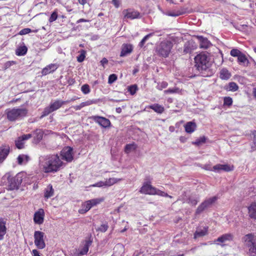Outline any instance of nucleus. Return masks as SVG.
Returning <instances> with one entry per match:
<instances>
[{
	"label": "nucleus",
	"instance_id": "obj_15",
	"mask_svg": "<svg viewBox=\"0 0 256 256\" xmlns=\"http://www.w3.org/2000/svg\"><path fill=\"white\" fill-rule=\"evenodd\" d=\"M92 240L90 238L84 242L83 246L80 248V252L75 256H82L87 254L90 246L92 245Z\"/></svg>",
	"mask_w": 256,
	"mask_h": 256
},
{
	"label": "nucleus",
	"instance_id": "obj_5",
	"mask_svg": "<svg viewBox=\"0 0 256 256\" xmlns=\"http://www.w3.org/2000/svg\"><path fill=\"white\" fill-rule=\"evenodd\" d=\"M196 66L199 71L206 70L208 68V52H202L194 58Z\"/></svg>",
	"mask_w": 256,
	"mask_h": 256
},
{
	"label": "nucleus",
	"instance_id": "obj_10",
	"mask_svg": "<svg viewBox=\"0 0 256 256\" xmlns=\"http://www.w3.org/2000/svg\"><path fill=\"white\" fill-rule=\"evenodd\" d=\"M234 236L232 234L230 233L225 234L214 240L212 242L210 243V244H215L221 246H224L226 242L232 240Z\"/></svg>",
	"mask_w": 256,
	"mask_h": 256
},
{
	"label": "nucleus",
	"instance_id": "obj_44",
	"mask_svg": "<svg viewBox=\"0 0 256 256\" xmlns=\"http://www.w3.org/2000/svg\"><path fill=\"white\" fill-rule=\"evenodd\" d=\"M53 112L52 110L51 109L50 106L44 108V111L42 112V114L40 116V118H42L48 115L50 113Z\"/></svg>",
	"mask_w": 256,
	"mask_h": 256
},
{
	"label": "nucleus",
	"instance_id": "obj_24",
	"mask_svg": "<svg viewBox=\"0 0 256 256\" xmlns=\"http://www.w3.org/2000/svg\"><path fill=\"white\" fill-rule=\"evenodd\" d=\"M232 76L230 72L226 68H222L219 72L220 78L222 80H228Z\"/></svg>",
	"mask_w": 256,
	"mask_h": 256
},
{
	"label": "nucleus",
	"instance_id": "obj_64",
	"mask_svg": "<svg viewBox=\"0 0 256 256\" xmlns=\"http://www.w3.org/2000/svg\"><path fill=\"white\" fill-rule=\"evenodd\" d=\"M76 81L73 78H69L68 80V84L69 86L73 85L75 83Z\"/></svg>",
	"mask_w": 256,
	"mask_h": 256
},
{
	"label": "nucleus",
	"instance_id": "obj_32",
	"mask_svg": "<svg viewBox=\"0 0 256 256\" xmlns=\"http://www.w3.org/2000/svg\"><path fill=\"white\" fill-rule=\"evenodd\" d=\"M6 222L2 218H0V240L4 238V236L6 234Z\"/></svg>",
	"mask_w": 256,
	"mask_h": 256
},
{
	"label": "nucleus",
	"instance_id": "obj_12",
	"mask_svg": "<svg viewBox=\"0 0 256 256\" xmlns=\"http://www.w3.org/2000/svg\"><path fill=\"white\" fill-rule=\"evenodd\" d=\"M79 98L76 96H74L70 100H56L53 102H51L50 104V106L53 112L56 110L61 108L64 104L69 103L71 101H74L78 99Z\"/></svg>",
	"mask_w": 256,
	"mask_h": 256
},
{
	"label": "nucleus",
	"instance_id": "obj_23",
	"mask_svg": "<svg viewBox=\"0 0 256 256\" xmlns=\"http://www.w3.org/2000/svg\"><path fill=\"white\" fill-rule=\"evenodd\" d=\"M10 152L8 146H0V160H4Z\"/></svg>",
	"mask_w": 256,
	"mask_h": 256
},
{
	"label": "nucleus",
	"instance_id": "obj_55",
	"mask_svg": "<svg viewBox=\"0 0 256 256\" xmlns=\"http://www.w3.org/2000/svg\"><path fill=\"white\" fill-rule=\"evenodd\" d=\"M36 138L38 140H40L43 138L44 133L41 130L36 131Z\"/></svg>",
	"mask_w": 256,
	"mask_h": 256
},
{
	"label": "nucleus",
	"instance_id": "obj_49",
	"mask_svg": "<svg viewBox=\"0 0 256 256\" xmlns=\"http://www.w3.org/2000/svg\"><path fill=\"white\" fill-rule=\"evenodd\" d=\"M108 224L106 223L104 224H101L100 226L98 227L96 230L98 231H99V232H104L108 230Z\"/></svg>",
	"mask_w": 256,
	"mask_h": 256
},
{
	"label": "nucleus",
	"instance_id": "obj_48",
	"mask_svg": "<svg viewBox=\"0 0 256 256\" xmlns=\"http://www.w3.org/2000/svg\"><path fill=\"white\" fill-rule=\"evenodd\" d=\"M152 34L150 33V34H149L147 35H146L142 40L140 42L139 44H138V46L140 47V48H142L143 46H144L146 40L149 38H150L152 36Z\"/></svg>",
	"mask_w": 256,
	"mask_h": 256
},
{
	"label": "nucleus",
	"instance_id": "obj_2",
	"mask_svg": "<svg viewBox=\"0 0 256 256\" xmlns=\"http://www.w3.org/2000/svg\"><path fill=\"white\" fill-rule=\"evenodd\" d=\"M172 42L168 40H164L158 44L156 48V54L162 58H168L173 48Z\"/></svg>",
	"mask_w": 256,
	"mask_h": 256
},
{
	"label": "nucleus",
	"instance_id": "obj_20",
	"mask_svg": "<svg viewBox=\"0 0 256 256\" xmlns=\"http://www.w3.org/2000/svg\"><path fill=\"white\" fill-rule=\"evenodd\" d=\"M133 50V46L131 44H124L122 46L121 52L120 56H125L130 53Z\"/></svg>",
	"mask_w": 256,
	"mask_h": 256
},
{
	"label": "nucleus",
	"instance_id": "obj_53",
	"mask_svg": "<svg viewBox=\"0 0 256 256\" xmlns=\"http://www.w3.org/2000/svg\"><path fill=\"white\" fill-rule=\"evenodd\" d=\"M179 90L178 88H168L166 90H165L164 91V92L165 94H173V93H176L178 92Z\"/></svg>",
	"mask_w": 256,
	"mask_h": 256
},
{
	"label": "nucleus",
	"instance_id": "obj_39",
	"mask_svg": "<svg viewBox=\"0 0 256 256\" xmlns=\"http://www.w3.org/2000/svg\"><path fill=\"white\" fill-rule=\"evenodd\" d=\"M80 52V54L77 56V61L79 62H82L86 58V51L84 50H82Z\"/></svg>",
	"mask_w": 256,
	"mask_h": 256
},
{
	"label": "nucleus",
	"instance_id": "obj_40",
	"mask_svg": "<svg viewBox=\"0 0 256 256\" xmlns=\"http://www.w3.org/2000/svg\"><path fill=\"white\" fill-rule=\"evenodd\" d=\"M38 32V30H32L30 28H25L22 29L19 32L18 34L20 35H24L28 34H29L30 32Z\"/></svg>",
	"mask_w": 256,
	"mask_h": 256
},
{
	"label": "nucleus",
	"instance_id": "obj_1",
	"mask_svg": "<svg viewBox=\"0 0 256 256\" xmlns=\"http://www.w3.org/2000/svg\"><path fill=\"white\" fill-rule=\"evenodd\" d=\"M28 110L25 108H8L5 110L4 114L9 122H13L26 117Z\"/></svg>",
	"mask_w": 256,
	"mask_h": 256
},
{
	"label": "nucleus",
	"instance_id": "obj_28",
	"mask_svg": "<svg viewBox=\"0 0 256 256\" xmlns=\"http://www.w3.org/2000/svg\"><path fill=\"white\" fill-rule=\"evenodd\" d=\"M208 232V228H204L203 229L198 228L194 233V238L196 239L205 236Z\"/></svg>",
	"mask_w": 256,
	"mask_h": 256
},
{
	"label": "nucleus",
	"instance_id": "obj_7",
	"mask_svg": "<svg viewBox=\"0 0 256 256\" xmlns=\"http://www.w3.org/2000/svg\"><path fill=\"white\" fill-rule=\"evenodd\" d=\"M62 164V161H48L44 165L42 170L46 173L56 172Z\"/></svg>",
	"mask_w": 256,
	"mask_h": 256
},
{
	"label": "nucleus",
	"instance_id": "obj_51",
	"mask_svg": "<svg viewBox=\"0 0 256 256\" xmlns=\"http://www.w3.org/2000/svg\"><path fill=\"white\" fill-rule=\"evenodd\" d=\"M206 142V138L202 137L199 139L196 140L195 142H192V144L196 146H200Z\"/></svg>",
	"mask_w": 256,
	"mask_h": 256
},
{
	"label": "nucleus",
	"instance_id": "obj_11",
	"mask_svg": "<svg viewBox=\"0 0 256 256\" xmlns=\"http://www.w3.org/2000/svg\"><path fill=\"white\" fill-rule=\"evenodd\" d=\"M90 118L102 128H108L110 126V121L106 118L98 116H93L90 117Z\"/></svg>",
	"mask_w": 256,
	"mask_h": 256
},
{
	"label": "nucleus",
	"instance_id": "obj_16",
	"mask_svg": "<svg viewBox=\"0 0 256 256\" xmlns=\"http://www.w3.org/2000/svg\"><path fill=\"white\" fill-rule=\"evenodd\" d=\"M44 212L42 208L39 209L34 214V221L38 224H41L43 223L44 220Z\"/></svg>",
	"mask_w": 256,
	"mask_h": 256
},
{
	"label": "nucleus",
	"instance_id": "obj_58",
	"mask_svg": "<svg viewBox=\"0 0 256 256\" xmlns=\"http://www.w3.org/2000/svg\"><path fill=\"white\" fill-rule=\"evenodd\" d=\"M183 14L182 12L178 11L176 12H170L168 15L172 16H177Z\"/></svg>",
	"mask_w": 256,
	"mask_h": 256
},
{
	"label": "nucleus",
	"instance_id": "obj_19",
	"mask_svg": "<svg viewBox=\"0 0 256 256\" xmlns=\"http://www.w3.org/2000/svg\"><path fill=\"white\" fill-rule=\"evenodd\" d=\"M59 67V65L56 64H50L46 66L42 70V74L43 76H46L50 73L55 72Z\"/></svg>",
	"mask_w": 256,
	"mask_h": 256
},
{
	"label": "nucleus",
	"instance_id": "obj_33",
	"mask_svg": "<svg viewBox=\"0 0 256 256\" xmlns=\"http://www.w3.org/2000/svg\"><path fill=\"white\" fill-rule=\"evenodd\" d=\"M91 207L88 200L82 204L81 208L78 210V212L80 214H84L88 212Z\"/></svg>",
	"mask_w": 256,
	"mask_h": 256
},
{
	"label": "nucleus",
	"instance_id": "obj_8",
	"mask_svg": "<svg viewBox=\"0 0 256 256\" xmlns=\"http://www.w3.org/2000/svg\"><path fill=\"white\" fill-rule=\"evenodd\" d=\"M210 46L215 52L214 55H210L209 54V62H212L218 66L221 64L223 62L222 54L218 48L213 47L209 42V48Z\"/></svg>",
	"mask_w": 256,
	"mask_h": 256
},
{
	"label": "nucleus",
	"instance_id": "obj_50",
	"mask_svg": "<svg viewBox=\"0 0 256 256\" xmlns=\"http://www.w3.org/2000/svg\"><path fill=\"white\" fill-rule=\"evenodd\" d=\"M252 134L254 135V139L252 144L251 145V150L252 151H254L256 150V130H254L252 132Z\"/></svg>",
	"mask_w": 256,
	"mask_h": 256
},
{
	"label": "nucleus",
	"instance_id": "obj_43",
	"mask_svg": "<svg viewBox=\"0 0 256 256\" xmlns=\"http://www.w3.org/2000/svg\"><path fill=\"white\" fill-rule=\"evenodd\" d=\"M81 90L84 94H88L90 92V89L88 84H84L81 87Z\"/></svg>",
	"mask_w": 256,
	"mask_h": 256
},
{
	"label": "nucleus",
	"instance_id": "obj_45",
	"mask_svg": "<svg viewBox=\"0 0 256 256\" xmlns=\"http://www.w3.org/2000/svg\"><path fill=\"white\" fill-rule=\"evenodd\" d=\"M98 102V100H88L87 101H86L84 102H82L81 103L82 107H84L86 106H88L90 105H92V104H96Z\"/></svg>",
	"mask_w": 256,
	"mask_h": 256
},
{
	"label": "nucleus",
	"instance_id": "obj_59",
	"mask_svg": "<svg viewBox=\"0 0 256 256\" xmlns=\"http://www.w3.org/2000/svg\"><path fill=\"white\" fill-rule=\"evenodd\" d=\"M188 202L192 206H196L198 202L196 200L189 198Z\"/></svg>",
	"mask_w": 256,
	"mask_h": 256
},
{
	"label": "nucleus",
	"instance_id": "obj_30",
	"mask_svg": "<svg viewBox=\"0 0 256 256\" xmlns=\"http://www.w3.org/2000/svg\"><path fill=\"white\" fill-rule=\"evenodd\" d=\"M224 89L226 91L236 92L238 89V86L234 82H230L224 86Z\"/></svg>",
	"mask_w": 256,
	"mask_h": 256
},
{
	"label": "nucleus",
	"instance_id": "obj_22",
	"mask_svg": "<svg viewBox=\"0 0 256 256\" xmlns=\"http://www.w3.org/2000/svg\"><path fill=\"white\" fill-rule=\"evenodd\" d=\"M184 128L186 132L192 134L196 130V124L194 122H188L184 126Z\"/></svg>",
	"mask_w": 256,
	"mask_h": 256
},
{
	"label": "nucleus",
	"instance_id": "obj_4",
	"mask_svg": "<svg viewBox=\"0 0 256 256\" xmlns=\"http://www.w3.org/2000/svg\"><path fill=\"white\" fill-rule=\"evenodd\" d=\"M244 245L248 248L250 256H256V236L252 234L245 235L243 238Z\"/></svg>",
	"mask_w": 256,
	"mask_h": 256
},
{
	"label": "nucleus",
	"instance_id": "obj_38",
	"mask_svg": "<svg viewBox=\"0 0 256 256\" xmlns=\"http://www.w3.org/2000/svg\"><path fill=\"white\" fill-rule=\"evenodd\" d=\"M208 206V202L205 201L202 202L197 208L196 213L199 214L201 213L205 208Z\"/></svg>",
	"mask_w": 256,
	"mask_h": 256
},
{
	"label": "nucleus",
	"instance_id": "obj_54",
	"mask_svg": "<svg viewBox=\"0 0 256 256\" xmlns=\"http://www.w3.org/2000/svg\"><path fill=\"white\" fill-rule=\"evenodd\" d=\"M106 182L105 181H100L92 185L93 187H102L106 186Z\"/></svg>",
	"mask_w": 256,
	"mask_h": 256
},
{
	"label": "nucleus",
	"instance_id": "obj_13",
	"mask_svg": "<svg viewBox=\"0 0 256 256\" xmlns=\"http://www.w3.org/2000/svg\"><path fill=\"white\" fill-rule=\"evenodd\" d=\"M124 18L134 20L140 18V13L138 10L132 8L124 10L122 11Z\"/></svg>",
	"mask_w": 256,
	"mask_h": 256
},
{
	"label": "nucleus",
	"instance_id": "obj_6",
	"mask_svg": "<svg viewBox=\"0 0 256 256\" xmlns=\"http://www.w3.org/2000/svg\"><path fill=\"white\" fill-rule=\"evenodd\" d=\"M6 176L8 182V189L14 190L18 189L21 184L23 180V174L18 173L14 177H12L10 174L5 175Z\"/></svg>",
	"mask_w": 256,
	"mask_h": 256
},
{
	"label": "nucleus",
	"instance_id": "obj_29",
	"mask_svg": "<svg viewBox=\"0 0 256 256\" xmlns=\"http://www.w3.org/2000/svg\"><path fill=\"white\" fill-rule=\"evenodd\" d=\"M123 180L122 178H110L108 179H106V186L108 187L110 186Z\"/></svg>",
	"mask_w": 256,
	"mask_h": 256
},
{
	"label": "nucleus",
	"instance_id": "obj_26",
	"mask_svg": "<svg viewBox=\"0 0 256 256\" xmlns=\"http://www.w3.org/2000/svg\"><path fill=\"white\" fill-rule=\"evenodd\" d=\"M54 194V190L51 184H48L44 190V197L46 199H48L53 196Z\"/></svg>",
	"mask_w": 256,
	"mask_h": 256
},
{
	"label": "nucleus",
	"instance_id": "obj_46",
	"mask_svg": "<svg viewBox=\"0 0 256 256\" xmlns=\"http://www.w3.org/2000/svg\"><path fill=\"white\" fill-rule=\"evenodd\" d=\"M232 98L230 96L224 97V105L228 106L232 105Z\"/></svg>",
	"mask_w": 256,
	"mask_h": 256
},
{
	"label": "nucleus",
	"instance_id": "obj_27",
	"mask_svg": "<svg viewBox=\"0 0 256 256\" xmlns=\"http://www.w3.org/2000/svg\"><path fill=\"white\" fill-rule=\"evenodd\" d=\"M148 108L160 114L163 113L164 111V107L158 104H154L150 105L148 106Z\"/></svg>",
	"mask_w": 256,
	"mask_h": 256
},
{
	"label": "nucleus",
	"instance_id": "obj_36",
	"mask_svg": "<svg viewBox=\"0 0 256 256\" xmlns=\"http://www.w3.org/2000/svg\"><path fill=\"white\" fill-rule=\"evenodd\" d=\"M137 145L134 142H132V144H127L125 146V152L126 153H130L132 151L135 150L137 148Z\"/></svg>",
	"mask_w": 256,
	"mask_h": 256
},
{
	"label": "nucleus",
	"instance_id": "obj_35",
	"mask_svg": "<svg viewBox=\"0 0 256 256\" xmlns=\"http://www.w3.org/2000/svg\"><path fill=\"white\" fill-rule=\"evenodd\" d=\"M28 51V48L26 46H22L18 48L16 51V55L18 56H22L25 55Z\"/></svg>",
	"mask_w": 256,
	"mask_h": 256
},
{
	"label": "nucleus",
	"instance_id": "obj_18",
	"mask_svg": "<svg viewBox=\"0 0 256 256\" xmlns=\"http://www.w3.org/2000/svg\"><path fill=\"white\" fill-rule=\"evenodd\" d=\"M32 136L31 134H24L21 136H20L15 141L16 146L18 149H21L24 148V140H28L31 138Z\"/></svg>",
	"mask_w": 256,
	"mask_h": 256
},
{
	"label": "nucleus",
	"instance_id": "obj_42",
	"mask_svg": "<svg viewBox=\"0 0 256 256\" xmlns=\"http://www.w3.org/2000/svg\"><path fill=\"white\" fill-rule=\"evenodd\" d=\"M138 90V86L136 84L132 85L128 87V91L132 95H134Z\"/></svg>",
	"mask_w": 256,
	"mask_h": 256
},
{
	"label": "nucleus",
	"instance_id": "obj_61",
	"mask_svg": "<svg viewBox=\"0 0 256 256\" xmlns=\"http://www.w3.org/2000/svg\"><path fill=\"white\" fill-rule=\"evenodd\" d=\"M108 60L106 58H102V60H100V64L104 68L105 64H108Z\"/></svg>",
	"mask_w": 256,
	"mask_h": 256
},
{
	"label": "nucleus",
	"instance_id": "obj_47",
	"mask_svg": "<svg viewBox=\"0 0 256 256\" xmlns=\"http://www.w3.org/2000/svg\"><path fill=\"white\" fill-rule=\"evenodd\" d=\"M242 52L238 49L234 48L230 50V54L232 56L234 57H238L241 54Z\"/></svg>",
	"mask_w": 256,
	"mask_h": 256
},
{
	"label": "nucleus",
	"instance_id": "obj_3",
	"mask_svg": "<svg viewBox=\"0 0 256 256\" xmlns=\"http://www.w3.org/2000/svg\"><path fill=\"white\" fill-rule=\"evenodd\" d=\"M140 192L142 194L149 195H158L163 197L172 198V196L168 195L167 193L160 190L151 184L146 183L140 188Z\"/></svg>",
	"mask_w": 256,
	"mask_h": 256
},
{
	"label": "nucleus",
	"instance_id": "obj_57",
	"mask_svg": "<svg viewBox=\"0 0 256 256\" xmlns=\"http://www.w3.org/2000/svg\"><path fill=\"white\" fill-rule=\"evenodd\" d=\"M218 199V197L217 196H214L211 198H209V206L215 203Z\"/></svg>",
	"mask_w": 256,
	"mask_h": 256
},
{
	"label": "nucleus",
	"instance_id": "obj_63",
	"mask_svg": "<svg viewBox=\"0 0 256 256\" xmlns=\"http://www.w3.org/2000/svg\"><path fill=\"white\" fill-rule=\"evenodd\" d=\"M32 256H41L39 252L36 250H33L32 252Z\"/></svg>",
	"mask_w": 256,
	"mask_h": 256
},
{
	"label": "nucleus",
	"instance_id": "obj_37",
	"mask_svg": "<svg viewBox=\"0 0 256 256\" xmlns=\"http://www.w3.org/2000/svg\"><path fill=\"white\" fill-rule=\"evenodd\" d=\"M103 200H104L102 198H94L88 200V202L90 203V206L92 208V206L100 204L103 201Z\"/></svg>",
	"mask_w": 256,
	"mask_h": 256
},
{
	"label": "nucleus",
	"instance_id": "obj_56",
	"mask_svg": "<svg viewBox=\"0 0 256 256\" xmlns=\"http://www.w3.org/2000/svg\"><path fill=\"white\" fill-rule=\"evenodd\" d=\"M30 158V157L28 155L20 154L18 157L17 160H29Z\"/></svg>",
	"mask_w": 256,
	"mask_h": 256
},
{
	"label": "nucleus",
	"instance_id": "obj_14",
	"mask_svg": "<svg viewBox=\"0 0 256 256\" xmlns=\"http://www.w3.org/2000/svg\"><path fill=\"white\" fill-rule=\"evenodd\" d=\"M60 154L64 160H72L73 148L70 146H66L62 150Z\"/></svg>",
	"mask_w": 256,
	"mask_h": 256
},
{
	"label": "nucleus",
	"instance_id": "obj_31",
	"mask_svg": "<svg viewBox=\"0 0 256 256\" xmlns=\"http://www.w3.org/2000/svg\"><path fill=\"white\" fill-rule=\"evenodd\" d=\"M248 214L250 218L256 219V204H252L248 208Z\"/></svg>",
	"mask_w": 256,
	"mask_h": 256
},
{
	"label": "nucleus",
	"instance_id": "obj_21",
	"mask_svg": "<svg viewBox=\"0 0 256 256\" xmlns=\"http://www.w3.org/2000/svg\"><path fill=\"white\" fill-rule=\"evenodd\" d=\"M196 47V44L193 40L188 41L184 44V52L186 54L191 53Z\"/></svg>",
	"mask_w": 256,
	"mask_h": 256
},
{
	"label": "nucleus",
	"instance_id": "obj_9",
	"mask_svg": "<svg viewBox=\"0 0 256 256\" xmlns=\"http://www.w3.org/2000/svg\"><path fill=\"white\" fill-rule=\"evenodd\" d=\"M44 234L40 231H35L34 233V243L38 249H44L46 247L44 240Z\"/></svg>",
	"mask_w": 256,
	"mask_h": 256
},
{
	"label": "nucleus",
	"instance_id": "obj_41",
	"mask_svg": "<svg viewBox=\"0 0 256 256\" xmlns=\"http://www.w3.org/2000/svg\"><path fill=\"white\" fill-rule=\"evenodd\" d=\"M58 17V10L56 9L51 14L49 18L48 21L50 22H52L55 21Z\"/></svg>",
	"mask_w": 256,
	"mask_h": 256
},
{
	"label": "nucleus",
	"instance_id": "obj_25",
	"mask_svg": "<svg viewBox=\"0 0 256 256\" xmlns=\"http://www.w3.org/2000/svg\"><path fill=\"white\" fill-rule=\"evenodd\" d=\"M200 43V48L206 49L208 48V40L206 38H204L202 36H194Z\"/></svg>",
	"mask_w": 256,
	"mask_h": 256
},
{
	"label": "nucleus",
	"instance_id": "obj_34",
	"mask_svg": "<svg viewBox=\"0 0 256 256\" xmlns=\"http://www.w3.org/2000/svg\"><path fill=\"white\" fill-rule=\"evenodd\" d=\"M238 62L240 64H242L244 66H247L249 63L248 60L246 56L242 53V54L238 58Z\"/></svg>",
	"mask_w": 256,
	"mask_h": 256
},
{
	"label": "nucleus",
	"instance_id": "obj_17",
	"mask_svg": "<svg viewBox=\"0 0 256 256\" xmlns=\"http://www.w3.org/2000/svg\"><path fill=\"white\" fill-rule=\"evenodd\" d=\"M214 170L217 172H230L232 170L234 166L230 164H218L213 167Z\"/></svg>",
	"mask_w": 256,
	"mask_h": 256
},
{
	"label": "nucleus",
	"instance_id": "obj_52",
	"mask_svg": "<svg viewBox=\"0 0 256 256\" xmlns=\"http://www.w3.org/2000/svg\"><path fill=\"white\" fill-rule=\"evenodd\" d=\"M118 78L116 74H112L110 75L108 78V83L109 84H112Z\"/></svg>",
	"mask_w": 256,
	"mask_h": 256
},
{
	"label": "nucleus",
	"instance_id": "obj_62",
	"mask_svg": "<svg viewBox=\"0 0 256 256\" xmlns=\"http://www.w3.org/2000/svg\"><path fill=\"white\" fill-rule=\"evenodd\" d=\"M247 25L246 24H242V25H240V26H235V28L240 30H244V28L247 27Z\"/></svg>",
	"mask_w": 256,
	"mask_h": 256
},
{
	"label": "nucleus",
	"instance_id": "obj_60",
	"mask_svg": "<svg viewBox=\"0 0 256 256\" xmlns=\"http://www.w3.org/2000/svg\"><path fill=\"white\" fill-rule=\"evenodd\" d=\"M15 64L16 62L14 61H8L5 64V68H8L10 67L12 64Z\"/></svg>",
	"mask_w": 256,
	"mask_h": 256
}]
</instances>
